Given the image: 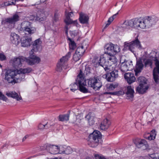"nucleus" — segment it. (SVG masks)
Instances as JSON below:
<instances>
[{"label":"nucleus","instance_id":"2","mask_svg":"<svg viewBox=\"0 0 159 159\" xmlns=\"http://www.w3.org/2000/svg\"><path fill=\"white\" fill-rule=\"evenodd\" d=\"M110 56L107 61H106L103 55H101L98 61L99 65L103 67L107 71L109 70L111 67L112 70L119 67L116 58L113 56Z\"/></svg>","mask_w":159,"mask_h":159},{"label":"nucleus","instance_id":"12","mask_svg":"<svg viewBox=\"0 0 159 159\" xmlns=\"http://www.w3.org/2000/svg\"><path fill=\"white\" fill-rule=\"evenodd\" d=\"M20 16L17 14H14L10 17L7 18L3 20L2 22V24H15L16 22L19 20Z\"/></svg>","mask_w":159,"mask_h":159},{"label":"nucleus","instance_id":"24","mask_svg":"<svg viewBox=\"0 0 159 159\" xmlns=\"http://www.w3.org/2000/svg\"><path fill=\"white\" fill-rule=\"evenodd\" d=\"M89 20V17L87 14L83 12L80 13L79 20L81 23L86 24L88 23Z\"/></svg>","mask_w":159,"mask_h":159},{"label":"nucleus","instance_id":"28","mask_svg":"<svg viewBox=\"0 0 159 159\" xmlns=\"http://www.w3.org/2000/svg\"><path fill=\"white\" fill-rule=\"evenodd\" d=\"M87 120L89 125H92L95 122V118L91 113H89L85 117Z\"/></svg>","mask_w":159,"mask_h":159},{"label":"nucleus","instance_id":"56","mask_svg":"<svg viewBox=\"0 0 159 159\" xmlns=\"http://www.w3.org/2000/svg\"><path fill=\"white\" fill-rule=\"evenodd\" d=\"M66 28V30H68V27L67 26H66L65 27Z\"/></svg>","mask_w":159,"mask_h":159},{"label":"nucleus","instance_id":"58","mask_svg":"<svg viewBox=\"0 0 159 159\" xmlns=\"http://www.w3.org/2000/svg\"><path fill=\"white\" fill-rule=\"evenodd\" d=\"M2 132V130H1V129H0V133Z\"/></svg>","mask_w":159,"mask_h":159},{"label":"nucleus","instance_id":"5","mask_svg":"<svg viewBox=\"0 0 159 159\" xmlns=\"http://www.w3.org/2000/svg\"><path fill=\"white\" fill-rule=\"evenodd\" d=\"M101 138V133L98 130H95L89 136L88 144L91 147H95L98 145L99 139Z\"/></svg>","mask_w":159,"mask_h":159},{"label":"nucleus","instance_id":"41","mask_svg":"<svg viewBox=\"0 0 159 159\" xmlns=\"http://www.w3.org/2000/svg\"><path fill=\"white\" fill-rule=\"evenodd\" d=\"M51 125L48 124V123L45 125L41 123L39 124L38 125V128L40 129H43L44 128L47 129L50 127Z\"/></svg>","mask_w":159,"mask_h":159},{"label":"nucleus","instance_id":"37","mask_svg":"<svg viewBox=\"0 0 159 159\" xmlns=\"http://www.w3.org/2000/svg\"><path fill=\"white\" fill-rule=\"evenodd\" d=\"M112 52L113 55L116 53H118L120 52V47L117 45H115L113 44L112 46Z\"/></svg>","mask_w":159,"mask_h":159},{"label":"nucleus","instance_id":"43","mask_svg":"<svg viewBox=\"0 0 159 159\" xmlns=\"http://www.w3.org/2000/svg\"><path fill=\"white\" fill-rule=\"evenodd\" d=\"M82 56H80L79 54L76 53L75 52V53L73 56V58L75 61H77L80 59Z\"/></svg>","mask_w":159,"mask_h":159},{"label":"nucleus","instance_id":"51","mask_svg":"<svg viewBox=\"0 0 159 159\" xmlns=\"http://www.w3.org/2000/svg\"><path fill=\"white\" fill-rule=\"evenodd\" d=\"M15 5V4L14 3V2H12L11 3L9 2L7 4V6H9V5Z\"/></svg>","mask_w":159,"mask_h":159},{"label":"nucleus","instance_id":"13","mask_svg":"<svg viewBox=\"0 0 159 159\" xmlns=\"http://www.w3.org/2000/svg\"><path fill=\"white\" fill-rule=\"evenodd\" d=\"M113 70L111 72L107 73L106 75H103V77L105 78L108 81H114L118 76L117 70L116 69Z\"/></svg>","mask_w":159,"mask_h":159},{"label":"nucleus","instance_id":"35","mask_svg":"<svg viewBox=\"0 0 159 159\" xmlns=\"http://www.w3.org/2000/svg\"><path fill=\"white\" fill-rule=\"evenodd\" d=\"M156 135L155 131V130H152L150 133L149 135L147 137H145V138L149 140H154L155 138Z\"/></svg>","mask_w":159,"mask_h":159},{"label":"nucleus","instance_id":"26","mask_svg":"<svg viewBox=\"0 0 159 159\" xmlns=\"http://www.w3.org/2000/svg\"><path fill=\"white\" fill-rule=\"evenodd\" d=\"M6 95L9 97H11L16 99L17 101H20L22 99V98L20 94L19 95L15 91L10 92L7 93Z\"/></svg>","mask_w":159,"mask_h":159},{"label":"nucleus","instance_id":"32","mask_svg":"<svg viewBox=\"0 0 159 159\" xmlns=\"http://www.w3.org/2000/svg\"><path fill=\"white\" fill-rule=\"evenodd\" d=\"M85 51V48L82 45L77 48L75 52L79 54L80 56H82Z\"/></svg>","mask_w":159,"mask_h":159},{"label":"nucleus","instance_id":"48","mask_svg":"<svg viewBox=\"0 0 159 159\" xmlns=\"http://www.w3.org/2000/svg\"><path fill=\"white\" fill-rule=\"evenodd\" d=\"M58 15L55 13L54 14V20L56 22L58 20Z\"/></svg>","mask_w":159,"mask_h":159},{"label":"nucleus","instance_id":"17","mask_svg":"<svg viewBox=\"0 0 159 159\" xmlns=\"http://www.w3.org/2000/svg\"><path fill=\"white\" fill-rule=\"evenodd\" d=\"M32 71V69L30 67H27L25 69H21L19 70L16 71L18 74L20 75L19 78L20 81L24 80L25 74L29 73Z\"/></svg>","mask_w":159,"mask_h":159},{"label":"nucleus","instance_id":"21","mask_svg":"<svg viewBox=\"0 0 159 159\" xmlns=\"http://www.w3.org/2000/svg\"><path fill=\"white\" fill-rule=\"evenodd\" d=\"M10 41L11 43L15 46L17 45L20 41L19 35L14 33H12L10 35Z\"/></svg>","mask_w":159,"mask_h":159},{"label":"nucleus","instance_id":"31","mask_svg":"<svg viewBox=\"0 0 159 159\" xmlns=\"http://www.w3.org/2000/svg\"><path fill=\"white\" fill-rule=\"evenodd\" d=\"M32 40L31 38H28L23 39L21 42V46L23 47H26L30 45V42Z\"/></svg>","mask_w":159,"mask_h":159},{"label":"nucleus","instance_id":"29","mask_svg":"<svg viewBox=\"0 0 159 159\" xmlns=\"http://www.w3.org/2000/svg\"><path fill=\"white\" fill-rule=\"evenodd\" d=\"M112 46L113 44L111 43L106 44L105 46V49L106 50L105 53L108 54L110 56H113Z\"/></svg>","mask_w":159,"mask_h":159},{"label":"nucleus","instance_id":"27","mask_svg":"<svg viewBox=\"0 0 159 159\" xmlns=\"http://www.w3.org/2000/svg\"><path fill=\"white\" fill-rule=\"evenodd\" d=\"M111 125V122L107 119H105L101 123L100 128L102 130H105L108 129Z\"/></svg>","mask_w":159,"mask_h":159},{"label":"nucleus","instance_id":"8","mask_svg":"<svg viewBox=\"0 0 159 159\" xmlns=\"http://www.w3.org/2000/svg\"><path fill=\"white\" fill-rule=\"evenodd\" d=\"M71 55L70 52H68L65 56L63 57L60 59V61L57 64L56 70L58 71H61L63 68L66 69L67 68L68 66L67 62L70 57Z\"/></svg>","mask_w":159,"mask_h":159},{"label":"nucleus","instance_id":"42","mask_svg":"<svg viewBox=\"0 0 159 159\" xmlns=\"http://www.w3.org/2000/svg\"><path fill=\"white\" fill-rule=\"evenodd\" d=\"M125 64L129 68V69L131 70L133 67L132 61H127L124 62Z\"/></svg>","mask_w":159,"mask_h":159},{"label":"nucleus","instance_id":"9","mask_svg":"<svg viewBox=\"0 0 159 159\" xmlns=\"http://www.w3.org/2000/svg\"><path fill=\"white\" fill-rule=\"evenodd\" d=\"M124 46L125 48L126 49L132 52L135 51L136 48H138L139 49L141 48L140 42L137 38H136L134 40L132 41L131 42H125L124 43Z\"/></svg>","mask_w":159,"mask_h":159},{"label":"nucleus","instance_id":"20","mask_svg":"<svg viewBox=\"0 0 159 159\" xmlns=\"http://www.w3.org/2000/svg\"><path fill=\"white\" fill-rule=\"evenodd\" d=\"M124 77L128 83L130 84L134 82L136 80L134 74L131 73H127L124 75Z\"/></svg>","mask_w":159,"mask_h":159},{"label":"nucleus","instance_id":"7","mask_svg":"<svg viewBox=\"0 0 159 159\" xmlns=\"http://www.w3.org/2000/svg\"><path fill=\"white\" fill-rule=\"evenodd\" d=\"M139 85L136 88V91L139 93L143 94L147 92L149 86L147 84V80L144 77H139L138 79Z\"/></svg>","mask_w":159,"mask_h":159},{"label":"nucleus","instance_id":"39","mask_svg":"<svg viewBox=\"0 0 159 159\" xmlns=\"http://www.w3.org/2000/svg\"><path fill=\"white\" fill-rule=\"evenodd\" d=\"M120 70L123 73H125L128 70H130L124 62H122L121 64Z\"/></svg>","mask_w":159,"mask_h":159},{"label":"nucleus","instance_id":"14","mask_svg":"<svg viewBox=\"0 0 159 159\" xmlns=\"http://www.w3.org/2000/svg\"><path fill=\"white\" fill-rule=\"evenodd\" d=\"M154 61H155L156 67L153 69V77L155 82L158 83L159 77V60L157 57H155Z\"/></svg>","mask_w":159,"mask_h":159},{"label":"nucleus","instance_id":"40","mask_svg":"<svg viewBox=\"0 0 159 159\" xmlns=\"http://www.w3.org/2000/svg\"><path fill=\"white\" fill-rule=\"evenodd\" d=\"M143 61L144 62V65L145 66H152V60L149 59L144 58Z\"/></svg>","mask_w":159,"mask_h":159},{"label":"nucleus","instance_id":"45","mask_svg":"<svg viewBox=\"0 0 159 159\" xmlns=\"http://www.w3.org/2000/svg\"><path fill=\"white\" fill-rule=\"evenodd\" d=\"M94 157L96 159H109V158H106L103 156L98 154H95Z\"/></svg>","mask_w":159,"mask_h":159},{"label":"nucleus","instance_id":"16","mask_svg":"<svg viewBox=\"0 0 159 159\" xmlns=\"http://www.w3.org/2000/svg\"><path fill=\"white\" fill-rule=\"evenodd\" d=\"M41 42L40 39L36 40L33 44V48L30 52V54L32 55L34 52H36L41 49Z\"/></svg>","mask_w":159,"mask_h":159},{"label":"nucleus","instance_id":"23","mask_svg":"<svg viewBox=\"0 0 159 159\" xmlns=\"http://www.w3.org/2000/svg\"><path fill=\"white\" fill-rule=\"evenodd\" d=\"M65 15L66 19H65L64 21L66 25H68L70 24H71L74 23V22H75V21H72L70 19V17H72L74 16L73 12H70L69 13H67L66 11H65Z\"/></svg>","mask_w":159,"mask_h":159},{"label":"nucleus","instance_id":"49","mask_svg":"<svg viewBox=\"0 0 159 159\" xmlns=\"http://www.w3.org/2000/svg\"><path fill=\"white\" fill-rule=\"evenodd\" d=\"M81 120L80 119H76V120L75 121V124H78V123H80V122Z\"/></svg>","mask_w":159,"mask_h":159},{"label":"nucleus","instance_id":"6","mask_svg":"<svg viewBox=\"0 0 159 159\" xmlns=\"http://www.w3.org/2000/svg\"><path fill=\"white\" fill-rule=\"evenodd\" d=\"M19 30L23 31L31 35L34 34L36 31V29L33 26L31 23L28 21H24L21 24Z\"/></svg>","mask_w":159,"mask_h":159},{"label":"nucleus","instance_id":"47","mask_svg":"<svg viewBox=\"0 0 159 159\" xmlns=\"http://www.w3.org/2000/svg\"><path fill=\"white\" fill-rule=\"evenodd\" d=\"M149 156L152 159H159V157H157L155 153L150 154Z\"/></svg>","mask_w":159,"mask_h":159},{"label":"nucleus","instance_id":"10","mask_svg":"<svg viewBox=\"0 0 159 159\" xmlns=\"http://www.w3.org/2000/svg\"><path fill=\"white\" fill-rule=\"evenodd\" d=\"M88 85L95 90H98L102 86V84L100 80L96 78H91L88 80Z\"/></svg>","mask_w":159,"mask_h":159},{"label":"nucleus","instance_id":"36","mask_svg":"<svg viewBox=\"0 0 159 159\" xmlns=\"http://www.w3.org/2000/svg\"><path fill=\"white\" fill-rule=\"evenodd\" d=\"M81 70L83 71L82 74V77H83V75H87L89 74L90 73V68L88 66H85V70H83V69L81 70L80 69V71Z\"/></svg>","mask_w":159,"mask_h":159},{"label":"nucleus","instance_id":"34","mask_svg":"<svg viewBox=\"0 0 159 159\" xmlns=\"http://www.w3.org/2000/svg\"><path fill=\"white\" fill-rule=\"evenodd\" d=\"M68 40L69 41V45L70 48L72 50H74L76 48V45L74 41L72 40L70 38L67 37Z\"/></svg>","mask_w":159,"mask_h":159},{"label":"nucleus","instance_id":"46","mask_svg":"<svg viewBox=\"0 0 159 159\" xmlns=\"http://www.w3.org/2000/svg\"><path fill=\"white\" fill-rule=\"evenodd\" d=\"M0 100H2L6 102L7 100V98L1 91H0Z\"/></svg>","mask_w":159,"mask_h":159},{"label":"nucleus","instance_id":"57","mask_svg":"<svg viewBox=\"0 0 159 159\" xmlns=\"http://www.w3.org/2000/svg\"><path fill=\"white\" fill-rule=\"evenodd\" d=\"M18 0L19 1H20L22 2V1H24V0Z\"/></svg>","mask_w":159,"mask_h":159},{"label":"nucleus","instance_id":"4","mask_svg":"<svg viewBox=\"0 0 159 159\" xmlns=\"http://www.w3.org/2000/svg\"><path fill=\"white\" fill-rule=\"evenodd\" d=\"M20 75L18 74L16 71L11 70H6L5 73V80L9 83L14 84L21 81L19 78Z\"/></svg>","mask_w":159,"mask_h":159},{"label":"nucleus","instance_id":"30","mask_svg":"<svg viewBox=\"0 0 159 159\" xmlns=\"http://www.w3.org/2000/svg\"><path fill=\"white\" fill-rule=\"evenodd\" d=\"M126 95L128 99L132 98L134 97V91L131 86H128L127 87Z\"/></svg>","mask_w":159,"mask_h":159},{"label":"nucleus","instance_id":"59","mask_svg":"<svg viewBox=\"0 0 159 159\" xmlns=\"http://www.w3.org/2000/svg\"><path fill=\"white\" fill-rule=\"evenodd\" d=\"M110 94H112V93H110Z\"/></svg>","mask_w":159,"mask_h":159},{"label":"nucleus","instance_id":"3","mask_svg":"<svg viewBox=\"0 0 159 159\" xmlns=\"http://www.w3.org/2000/svg\"><path fill=\"white\" fill-rule=\"evenodd\" d=\"M82 73L83 71L81 70L77 76L76 82L70 85L71 88L70 90L74 92L79 89V90L83 93H86L88 92V89L85 87L86 85V80L84 77H82Z\"/></svg>","mask_w":159,"mask_h":159},{"label":"nucleus","instance_id":"25","mask_svg":"<svg viewBox=\"0 0 159 159\" xmlns=\"http://www.w3.org/2000/svg\"><path fill=\"white\" fill-rule=\"evenodd\" d=\"M142 59L140 58L139 59H137L135 67V71L136 72H139L143 69L144 65L142 62Z\"/></svg>","mask_w":159,"mask_h":159},{"label":"nucleus","instance_id":"54","mask_svg":"<svg viewBox=\"0 0 159 159\" xmlns=\"http://www.w3.org/2000/svg\"><path fill=\"white\" fill-rule=\"evenodd\" d=\"M86 159H91V158L89 157H87Z\"/></svg>","mask_w":159,"mask_h":159},{"label":"nucleus","instance_id":"1","mask_svg":"<svg viewBox=\"0 0 159 159\" xmlns=\"http://www.w3.org/2000/svg\"><path fill=\"white\" fill-rule=\"evenodd\" d=\"M158 20V18L154 16H147L143 19L135 18L125 21L122 24L121 27L125 30L130 29L132 27H139L144 29L151 27L154 25Z\"/></svg>","mask_w":159,"mask_h":159},{"label":"nucleus","instance_id":"55","mask_svg":"<svg viewBox=\"0 0 159 159\" xmlns=\"http://www.w3.org/2000/svg\"><path fill=\"white\" fill-rule=\"evenodd\" d=\"M6 145H3L2 147V148H3L5 147H6Z\"/></svg>","mask_w":159,"mask_h":159},{"label":"nucleus","instance_id":"19","mask_svg":"<svg viewBox=\"0 0 159 159\" xmlns=\"http://www.w3.org/2000/svg\"><path fill=\"white\" fill-rule=\"evenodd\" d=\"M46 149L52 154H56L61 153L59 148L58 146L48 144L46 146Z\"/></svg>","mask_w":159,"mask_h":159},{"label":"nucleus","instance_id":"50","mask_svg":"<svg viewBox=\"0 0 159 159\" xmlns=\"http://www.w3.org/2000/svg\"><path fill=\"white\" fill-rule=\"evenodd\" d=\"M109 88L110 89H114L116 88V86L115 85L111 84L110 85Z\"/></svg>","mask_w":159,"mask_h":159},{"label":"nucleus","instance_id":"22","mask_svg":"<svg viewBox=\"0 0 159 159\" xmlns=\"http://www.w3.org/2000/svg\"><path fill=\"white\" fill-rule=\"evenodd\" d=\"M134 143L138 148H140L145 146L147 148L148 147L147 142L144 139H136L134 142Z\"/></svg>","mask_w":159,"mask_h":159},{"label":"nucleus","instance_id":"11","mask_svg":"<svg viewBox=\"0 0 159 159\" xmlns=\"http://www.w3.org/2000/svg\"><path fill=\"white\" fill-rule=\"evenodd\" d=\"M25 57L23 56H19L14 57L11 60V62L13 66L15 68H18L22 66L23 64L25 63Z\"/></svg>","mask_w":159,"mask_h":159},{"label":"nucleus","instance_id":"18","mask_svg":"<svg viewBox=\"0 0 159 159\" xmlns=\"http://www.w3.org/2000/svg\"><path fill=\"white\" fill-rule=\"evenodd\" d=\"M25 63H26L30 65L38 64L40 61V58L36 56H33L32 57H29L28 58L25 57Z\"/></svg>","mask_w":159,"mask_h":159},{"label":"nucleus","instance_id":"44","mask_svg":"<svg viewBox=\"0 0 159 159\" xmlns=\"http://www.w3.org/2000/svg\"><path fill=\"white\" fill-rule=\"evenodd\" d=\"M72 152V149L70 147H67L65 150L63 151L64 153L66 154H69Z\"/></svg>","mask_w":159,"mask_h":159},{"label":"nucleus","instance_id":"53","mask_svg":"<svg viewBox=\"0 0 159 159\" xmlns=\"http://www.w3.org/2000/svg\"><path fill=\"white\" fill-rule=\"evenodd\" d=\"M66 35H67V34H68V30H66Z\"/></svg>","mask_w":159,"mask_h":159},{"label":"nucleus","instance_id":"33","mask_svg":"<svg viewBox=\"0 0 159 159\" xmlns=\"http://www.w3.org/2000/svg\"><path fill=\"white\" fill-rule=\"evenodd\" d=\"M69 114L60 115L59 116L58 120L61 121H67L69 120Z\"/></svg>","mask_w":159,"mask_h":159},{"label":"nucleus","instance_id":"15","mask_svg":"<svg viewBox=\"0 0 159 159\" xmlns=\"http://www.w3.org/2000/svg\"><path fill=\"white\" fill-rule=\"evenodd\" d=\"M30 18L31 20L41 22L44 20L46 17L44 12H38L36 15H32L30 16Z\"/></svg>","mask_w":159,"mask_h":159},{"label":"nucleus","instance_id":"52","mask_svg":"<svg viewBox=\"0 0 159 159\" xmlns=\"http://www.w3.org/2000/svg\"><path fill=\"white\" fill-rule=\"evenodd\" d=\"M27 136H25V137L23 138V139H22V141H24L27 138Z\"/></svg>","mask_w":159,"mask_h":159},{"label":"nucleus","instance_id":"38","mask_svg":"<svg viewBox=\"0 0 159 159\" xmlns=\"http://www.w3.org/2000/svg\"><path fill=\"white\" fill-rule=\"evenodd\" d=\"M118 14V12H117L116 13L114 14L112 16L109 18L108 21L106 25V27H107L109 26L113 20L114 19L116 18V16Z\"/></svg>","mask_w":159,"mask_h":159}]
</instances>
